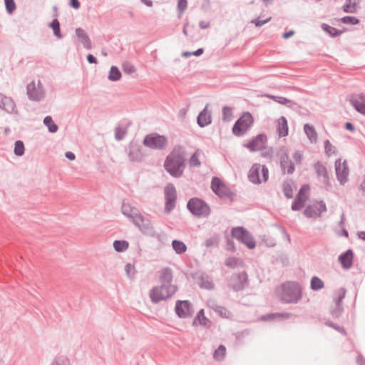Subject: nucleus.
<instances>
[{
    "label": "nucleus",
    "mask_w": 365,
    "mask_h": 365,
    "mask_svg": "<svg viewBox=\"0 0 365 365\" xmlns=\"http://www.w3.org/2000/svg\"><path fill=\"white\" fill-rule=\"evenodd\" d=\"M71 7L78 9L80 7V2L78 0H70Z\"/></svg>",
    "instance_id": "obj_55"
},
{
    "label": "nucleus",
    "mask_w": 365,
    "mask_h": 365,
    "mask_svg": "<svg viewBox=\"0 0 365 365\" xmlns=\"http://www.w3.org/2000/svg\"><path fill=\"white\" fill-rule=\"evenodd\" d=\"M125 271L129 277H133L135 274V266L134 264H128L125 266Z\"/></svg>",
    "instance_id": "obj_46"
},
{
    "label": "nucleus",
    "mask_w": 365,
    "mask_h": 365,
    "mask_svg": "<svg viewBox=\"0 0 365 365\" xmlns=\"http://www.w3.org/2000/svg\"><path fill=\"white\" fill-rule=\"evenodd\" d=\"M232 235L235 238L245 244L250 249H252L255 247V242L250 234L243 228L236 227L232 229Z\"/></svg>",
    "instance_id": "obj_9"
},
{
    "label": "nucleus",
    "mask_w": 365,
    "mask_h": 365,
    "mask_svg": "<svg viewBox=\"0 0 365 365\" xmlns=\"http://www.w3.org/2000/svg\"><path fill=\"white\" fill-rule=\"evenodd\" d=\"M123 71L126 73H132L135 71V68L133 66L130 64H124L123 65Z\"/></svg>",
    "instance_id": "obj_50"
},
{
    "label": "nucleus",
    "mask_w": 365,
    "mask_h": 365,
    "mask_svg": "<svg viewBox=\"0 0 365 365\" xmlns=\"http://www.w3.org/2000/svg\"><path fill=\"white\" fill-rule=\"evenodd\" d=\"M121 73L118 68L112 66L110 71L108 78L110 81H118L120 78Z\"/></svg>",
    "instance_id": "obj_38"
},
{
    "label": "nucleus",
    "mask_w": 365,
    "mask_h": 365,
    "mask_svg": "<svg viewBox=\"0 0 365 365\" xmlns=\"http://www.w3.org/2000/svg\"><path fill=\"white\" fill-rule=\"evenodd\" d=\"M52 365H68V361L66 359H58Z\"/></svg>",
    "instance_id": "obj_52"
},
{
    "label": "nucleus",
    "mask_w": 365,
    "mask_h": 365,
    "mask_svg": "<svg viewBox=\"0 0 365 365\" xmlns=\"http://www.w3.org/2000/svg\"><path fill=\"white\" fill-rule=\"evenodd\" d=\"M178 10L179 11L178 16L180 18L183 12L187 9V0H178Z\"/></svg>",
    "instance_id": "obj_41"
},
{
    "label": "nucleus",
    "mask_w": 365,
    "mask_h": 365,
    "mask_svg": "<svg viewBox=\"0 0 365 365\" xmlns=\"http://www.w3.org/2000/svg\"><path fill=\"white\" fill-rule=\"evenodd\" d=\"M278 157L283 171L292 174L294 171L295 167L302 163L303 153L296 150L289 155L284 149H282L278 153Z\"/></svg>",
    "instance_id": "obj_3"
},
{
    "label": "nucleus",
    "mask_w": 365,
    "mask_h": 365,
    "mask_svg": "<svg viewBox=\"0 0 365 365\" xmlns=\"http://www.w3.org/2000/svg\"><path fill=\"white\" fill-rule=\"evenodd\" d=\"M200 26L202 29H207L210 26V23L207 21H201L200 22Z\"/></svg>",
    "instance_id": "obj_57"
},
{
    "label": "nucleus",
    "mask_w": 365,
    "mask_h": 365,
    "mask_svg": "<svg viewBox=\"0 0 365 365\" xmlns=\"http://www.w3.org/2000/svg\"><path fill=\"white\" fill-rule=\"evenodd\" d=\"M341 21L344 24H357L359 20L354 16H345L341 19Z\"/></svg>",
    "instance_id": "obj_45"
},
{
    "label": "nucleus",
    "mask_w": 365,
    "mask_h": 365,
    "mask_svg": "<svg viewBox=\"0 0 365 365\" xmlns=\"http://www.w3.org/2000/svg\"><path fill=\"white\" fill-rule=\"evenodd\" d=\"M304 130L311 143H315L317 142V133L313 126L309 124H305Z\"/></svg>",
    "instance_id": "obj_27"
},
{
    "label": "nucleus",
    "mask_w": 365,
    "mask_h": 365,
    "mask_svg": "<svg viewBox=\"0 0 365 365\" xmlns=\"http://www.w3.org/2000/svg\"><path fill=\"white\" fill-rule=\"evenodd\" d=\"M135 222L141 230L145 233H148L151 229L150 221L143 218L141 216H136Z\"/></svg>",
    "instance_id": "obj_29"
},
{
    "label": "nucleus",
    "mask_w": 365,
    "mask_h": 365,
    "mask_svg": "<svg viewBox=\"0 0 365 365\" xmlns=\"http://www.w3.org/2000/svg\"><path fill=\"white\" fill-rule=\"evenodd\" d=\"M212 189L220 197H228L231 196L232 192L226 185L219 178H214L212 180Z\"/></svg>",
    "instance_id": "obj_10"
},
{
    "label": "nucleus",
    "mask_w": 365,
    "mask_h": 365,
    "mask_svg": "<svg viewBox=\"0 0 365 365\" xmlns=\"http://www.w3.org/2000/svg\"><path fill=\"white\" fill-rule=\"evenodd\" d=\"M339 260L344 268H349L352 264L353 252L351 250H347L344 254L339 257Z\"/></svg>",
    "instance_id": "obj_22"
},
{
    "label": "nucleus",
    "mask_w": 365,
    "mask_h": 365,
    "mask_svg": "<svg viewBox=\"0 0 365 365\" xmlns=\"http://www.w3.org/2000/svg\"><path fill=\"white\" fill-rule=\"evenodd\" d=\"M359 237L361 239H362V240H365V232H359Z\"/></svg>",
    "instance_id": "obj_64"
},
{
    "label": "nucleus",
    "mask_w": 365,
    "mask_h": 365,
    "mask_svg": "<svg viewBox=\"0 0 365 365\" xmlns=\"http://www.w3.org/2000/svg\"><path fill=\"white\" fill-rule=\"evenodd\" d=\"M335 169L339 180L341 182L346 181L349 175V169L346 162H341V160H338L335 163Z\"/></svg>",
    "instance_id": "obj_17"
},
{
    "label": "nucleus",
    "mask_w": 365,
    "mask_h": 365,
    "mask_svg": "<svg viewBox=\"0 0 365 365\" xmlns=\"http://www.w3.org/2000/svg\"><path fill=\"white\" fill-rule=\"evenodd\" d=\"M232 115V109L227 107L223 108V117L225 120H229Z\"/></svg>",
    "instance_id": "obj_47"
},
{
    "label": "nucleus",
    "mask_w": 365,
    "mask_h": 365,
    "mask_svg": "<svg viewBox=\"0 0 365 365\" xmlns=\"http://www.w3.org/2000/svg\"><path fill=\"white\" fill-rule=\"evenodd\" d=\"M129 244L125 240H115L113 242V247L118 252H124L128 248Z\"/></svg>",
    "instance_id": "obj_33"
},
{
    "label": "nucleus",
    "mask_w": 365,
    "mask_h": 365,
    "mask_svg": "<svg viewBox=\"0 0 365 365\" xmlns=\"http://www.w3.org/2000/svg\"><path fill=\"white\" fill-rule=\"evenodd\" d=\"M276 131L279 138L285 137L289 133V127L287 120L285 117L282 116L275 121Z\"/></svg>",
    "instance_id": "obj_18"
},
{
    "label": "nucleus",
    "mask_w": 365,
    "mask_h": 365,
    "mask_svg": "<svg viewBox=\"0 0 365 365\" xmlns=\"http://www.w3.org/2000/svg\"><path fill=\"white\" fill-rule=\"evenodd\" d=\"M203 53V49L202 48H199L197 49L195 52H194L193 53H189V52H184L183 53V56L185 57H189L192 54H194L195 56H200L201 55L202 53Z\"/></svg>",
    "instance_id": "obj_54"
},
{
    "label": "nucleus",
    "mask_w": 365,
    "mask_h": 365,
    "mask_svg": "<svg viewBox=\"0 0 365 365\" xmlns=\"http://www.w3.org/2000/svg\"><path fill=\"white\" fill-rule=\"evenodd\" d=\"M326 211V206L322 201L313 202L304 210V214L309 217H317Z\"/></svg>",
    "instance_id": "obj_11"
},
{
    "label": "nucleus",
    "mask_w": 365,
    "mask_h": 365,
    "mask_svg": "<svg viewBox=\"0 0 365 365\" xmlns=\"http://www.w3.org/2000/svg\"><path fill=\"white\" fill-rule=\"evenodd\" d=\"M337 294L339 297V302H340L345 296V290L344 289H340L337 291Z\"/></svg>",
    "instance_id": "obj_56"
},
{
    "label": "nucleus",
    "mask_w": 365,
    "mask_h": 365,
    "mask_svg": "<svg viewBox=\"0 0 365 365\" xmlns=\"http://www.w3.org/2000/svg\"><path fill=\"white\" fill-rule=\"evenodd\" d=\"M309 190V187L308 185H303L300 188L297 198L292 206V209L293 210H299L303 207L305 202L307 200Z\"/></svg>",
    "instance_id": "obj_14"
},
{
    "label": "nucleus",
    "mask_w": 365,
    "mask_h": 365,
    "mask_svg": "<svg viewBox=\"0 0 365 365\" xmlns=\"http://www.w3.org/2000/svg\"><path fill=\"white\" fill-rule=\"evenodd\" d=\"M297 187L292 180H286L282 184V190L287 198H292L296 192Z\"/></svg>",
    "instance_id": "obj_21"
},
{
    "label": "nucleus",
    "mask_w": 365,
    "mask_h": 365,
    "mask_svg": "<svg viewBox=\"0 0 365 365\" xmlns=\"http://www.w3.org/2000/svg\"><path fill=\"white\" fill-rule=\"evenodd\" d=\"M188 23H186L183 27V34L185 35V36H187V28L188 26Z\"/></svg>",
    "instance_id": "obj_63"
},
{
    "label": "nucleus",
    "mask_w": 365,
    "mask_h": 365,
    "mask_svg": "<svg viewBox=\"0 0 365 365\" xmlns=\"http://www.w3.org/2000/svg\"><path fill=\"white\" fill-rule=\"evenodd\" d=\"M187 208L195 216L207 217L210 212L209 206L198 198H192L187 203Z\"/></svg>",
    "instance_id": "obj_6"
},
{
    "label": "nucleus",
    "mask_w": 365,
    "mask_h": 365,
    "mask_svg": "<svg viewBox=\"0 0 365 365\" xmlns=\"http://www.w3.org/2000/svg\"><path fill=\"white\" fill-rule=\"evenodd\" d=\"M324 287V282L319 278L314 277L311 280V288L314 290L322 289Z\"/></svg>",
    "instance_id": "obj_39"
},
{
    "label": "nucleus",
    "mask_w": 365,
    "mask_h": 365,
    "mask_svg": "<svg viewBox=\"0 0 365 365\" xmlns=\"http://www.w3.org/2000/svg\"><path fill=\"white\" fill-rule=\"evenodd\" d=\"M198 285L203 289H212L214 288V283L207 276H201L197 279Z\"/></svg>",
    "instance_id": "obj_30"
},
{
    "label": "nucleus",
    "mask_w": 365,
    "mask_h": 365,
    "mask_svg": "<svg viewBox=\"0 0 365 365\" xmlns=\"http://www.w3.org/2000/svg\"><path fill=\"white\" fill-rule=\"evenodd\" d=\"M87 60L90 63H96L97 62L96 58L91 54L87 56Z\"/></svg>",
    "instance_id": "obj_58"
},
{
    "label": "nucleus",
    "mask_w": 365,
    "mask_h": 365,
    "mask_svg": "<svg viewBox=\"0 0 365 365\" xmlns=\"http://www.w3.org/2000/svg\"><path fill=\"white\" fill-rule=\"evenodd\" d=\"M203 155L202 153L197 150L190 157L189 163L192 167H197L200 165V158Z\"/></svg>",
    "instance_id": "obj_32"
},
{
    "label": "nucleus",
    "mask_w": 365,
    "mask_h": 365,
    "mask_svg": "<svg viewBox=\"0 0 365 365\" xmlns=\"http://www.w3.org/2000/svg\"><path fill=\"white\" fill-rule=\"evenodd\" d=\"M226 354V348L223 345L219 346V347L215 351L213 354V357L215 360L221 361L222 360Z\"/></svg>",
    "instance_id": "obj_35"
},
{
    "label": "nucleus",
    "mask_w": 365,
    "mask_h": 365,
    "mask_svg": "<svg viewBox=\"0 0 365 365\" xmlns=\"http://www.w3.org/2000/svg\"><path fill=\"white\" fill-rule=\"evenodd\" d=\"M360 0H346L344 5V11L355 13L357 10Z\"/></svg>",
    "instance_id": "obj_28"
},
{
    "label": "nucleus",
    "mask_w": 365,
    "mask_h": 365,
    "mask_svg": "<svg viewBox=\"0 0 365 365\" xmlns=\"http://www.w3.org/2000/svg\"><path fill=\"white\" fill-rule=\"evenodd\" d=\"M267 142V136L263 134L257 135L255 138L247 142L246 147L250 151H257L262 150Z\"/></svg>",
    "instance_id": "obj_13"
},
{
    "label": "nucleus",
    "mask_w": 365,
    "mask_h": 365,
    "mask_svg": "<svg viewBox=\"0 0 365 365\" xmlns=\"http://www.w3.org/2000/svg\"><path fill=\"white\" fill-rule=\"evenodd\" d=\"M172 246L175 252L179 255L185 253L187 250V246L183 242L180 240H173L172 242Z\"/></svg>",
    "instance_id": "obj_31"
},
{
    "label": "nucleus",
    "mask_w": 365,
    "mask_h": 365,
    "mask_svg": "<svg viewBox=\"0 0 365 365\" xmlns=\"http://www.w3.org/2000/svg\"><path fill=\"white\" fill-rule=\"evenodd\" d=\"M269 97L281 104H287L289 102V100H287V98H285L284 97H277V96H269Z\"/></svg>",
    "instance_id": "obj_48"
},
{
    "label": "nucleus",
    "mask_w": 365,
    "mask_h": 365,
    "mask_svg": "<svg viewBox=\"0 0 365 365\" xmlns=\"http://www.w3.org/2000/svg\"><path fill=\"white\" fill-rule=\"evenodd\" d=\"M7 11L11 14L16 9V4L14 0H4Z\"/></svg>",
    "instance_id": "obj_44"
},
{
    "label": "nucleus",
    "mask_w": 365,
    "mask_h": 365,
    "mask_svg": "<svg viewBox=\"0 0 365 365\" xmlns=\"http://www.w3.org/2000/svg\"><path fill=\"white\" fill-rule=\"evenodd\" d=\"M316 172L325 184H329L328 173L326 167L321 163H317L314 165Z\"/></svg>",
    "instance_id": "obj_23"
},
{
    "label": "nucleus",
    "mask_w": 365,
    "mask_h": 365,
    "mask_svg": "<svg viewBox=\"0 0 365 365\" xmlns=\"http://www.w3.org/2000/svg\"><path fill=\"white\" fill-rule=\"evenodd\" d=\"M293 34H294V31H290L289 32L284 33L283 34V38L287 39V38H289L290 36H292Z\"/></svg>",
    "instance_id": "obj_61"
},
{
    "label": "nucleus",
    "mask_w": 365,
    "mask_h": 365,
    "mask_svg": "<svg viewBox=\"0 0 365 365\" xmlns=\"http://www.w3.org/2000/svg\"><path fill=\"white\" fill-rule=\"evenodd\" d=\"M27 93L33 100H38L43 96V91L39 80L37 81H32L29 83Z\"/></svg>",
    "instance_id": "obj_12"
},
{
    "label": "nucleus",
    "mask_w": 365,
    "mask_h": 365,
    "mask_svg": "<svg viewBox=\"0 0 365 365\" xmlns=\"http://www.w3.org/2000/svg\"><path fill=\"white\" fill-rule=\"evenodd\" d=\"M158 286L153 287L149 296L153 303L165 301L173 296L178 291V286L173 283V272L169 267H164L157 273Z\"/></svg>",
    "instance_id": "obj_1"
},
{
    "label": "nucleus",
    "mask_w": 365,
    "mask_h": 365,
    "mask_svg": "<svg viewBox=\"0 0 365 365\" xmlns=\"http://www.w3.org/2000/svg\"><path fill=\"white\" fill-rule=\"evenodd\" d=\"M345 128L347 130H351V131H353L354 130V128L353 125L351 123H346L345 124Z\"/></svg>",
    "instance_id": "obj_60"
},
{
    "label": "nucleus",
    "mask_w": 365,
    "mask_h": 365,
    "mask_svg": "<svg viewBox=\"0 0 365 365\" xmlns=\"http://www.w3.org/2000/svg\"><path fill=\"white\" fill-rule=\"evenodd\" d=\"M226 265L229 267H235L237 264V260L235 258H229L226 260Z\"/></svg>",
    "instance_id": "obj_53"
},
{
    "label": "nucleus",
    "mask_w": 365,
    "mask_h": 365,
    "mask_svg": "<svg viewBox=\"0 0 365 365\" xmlns=\"http://www.w3.org/2000/svg\"><path fill=\"white\" fill-rule=\"evenodd\" d=\"M0 108L7 110H13L14 108V104L13 101L2 94H0Z\"/></svg>",
    "instance_id": "obj_26"
},
{
    "label": "nucleus",
    "mask_w": 365,
    "mask_h": 365,
    "mask_svg": "<svg viewBox=\"0 0 365 365\" xmlns=\"http://www.w3.org/2000/svg\"><path fill=\"white\" fill-rule=\"evenodd\" d=\"M185 155L182 148L177 146L167 156L164 168L172 176L178 178L182 175L185 168Z\"/></svg>",
    "instance_id": "obj_2"
},
{
    "label": "nucleus",
    "mask_w": 365,
    "mask_h": 365,
    "mask_svg": "<svg viewBox=\"0 0 365 365\" xmlns=\"http://www.w3.org/2000/svg\"><path fill=\"white\" fill-rule=\"evenodd\" d=\"M165 195L166 199V210L170 211L175 206L176 199V190L173 185L168 184L165 187Z\"/></svg>",
    "instance_id": "obj_15"
},
{
    "label": "nucleus",
    "mask_w": 365,
    "mask_h": 365,
    "mask_svg": "<svg viewBox=\"0 0 365 365\" xmlns=\"http://www.w3.org/2000/svg\"><path fill=\"white\" fill-rule=\"evenodd\" d=\"M354 108L361 114L365 115V96L359 94L353 96L350 101Z\"/></svg>",
    "instance_id": "obj_19"
},
{
    "label": "nucleus",
    "mask_w": 365,
    "mask_h": 365,
    "mask_svg": "<svg viewBox=\"0 0 365 365\" xmlns=\"http://www.w3.org/2000/svg\"><path fill=\"white\" fill-rule=\"evenodd\" d=\"M76 36L79 40V41H81V43L83 44V46L88 48V49H90L91 48V42L88 38V36H87V34L85 33V31L81 29V28H78L76 30Z\"/></svg>",
    "instance_id": "obj_24"
},
{
    "label": "nucleus",
    "mask_w": 365,
    "mask_h": 365,
    "mask_svg": "<svg viewBox=\"0 0 365 365\" xmlns=\"http://www.w3.org/2000/svg\"><path fill=\"white\" fill-rule=\"evenodd\" d=\"M143 143L152 149H163L167 145L168 141L165 136L150 134L145 138Z\"/></svg>",
    "instance_id": "obj_8"
},
{
    "label": "nucleus",
    "mask_w": 365,
    "mask_h": 365,
    "mask_svg": "<svg viewBox=\"0 0 365 365\" xmlns=\"http://www.w3.org/2000/svg\"><path fill=\"white\" fill-rule=\"evenodd\" d=\"M213 309L222 318L229 319L232 317L231 312L225 307L216 306Z\"/></svg>",
    "instance_id": "obj_34"
},
{
    "label": "nucleus",
    "mask_w": 365,
    "mask_h": 365,
    "mask_svg": "<svg viewBox=\"0 0 365 365\" xmlns=\"http://www.w3.org/2000/svg\"><path fill=\"white\" fill-rule=\"evenodd\" d=\"M324 150L328 156L335 155L336 153V148L328 140L324 141Z\"/></svg>",
    "instance_id": "obj_37"
},
{
    "label": "nucleus",
    "mask_w": 365,
    "mask_h": 365,
    "mask_svg": "<svg viewBox=\"0 0 365 365\" xmlns=\"http://www.w3.org/2000/svg\"><path fill=\"white\" fill-rule=\"evenodd\" d=\"M197 123L200 126L204 127L211 123V115L205 108L198 115Z\"/></svg>",
    "instance_id": "obj_25"
},
{
    "label": "nucleus",
    "mask_w": 365,
    "mask_h": 365,
    "mask_svg": "<svg viewBox=\"0 0 365 365\" xmlns=\"http://www.w3.org/2000/svg\"><path fill=\"white\" fill-rule=\"evenodd\" d=\"M44 124L48 128L50 132L55 133L58 130L57 125L53 123L51 117L47 116L44 118Z\"/></svg>",
    "instance_id": "obj_36"
},
{
    "label": "nucleus",
    "mask_w": 365,
    "mask_h": 365,
    "mask_svg": "<svg viewBox=\"0 0 365 365\" xmlns=\"http://www.w3.org/2000/svg\"><path fill=\"white\" fill-rule=\"evenodd\" d=\"M175 312L179 317L186 318L191 315L192 309L188 301H178L175 304Z\"/></svg>",
    "instance_id": "obj_16"
},
{
    "label": "nucleus",
    "mask_w": 365,
    "mask_h": 365,
    "mask_svg": "<svg viewBox=\"0 0 365 365\" xmlns=\"http://www.w3.org/2000/svg\"><path fill=\"white\" fill-rule=\"evenodd\" d=\"M323 29L327 31L331 36H336L341 34V31H338L336 29L331 27L329 25L324 24L322 26Z\"/></svg>",
    "instance_id": "obj_40"
},
{
    "label": "nucleus",
    "mask_w": 365,
    "mask_h": 365,
    "mask_svg": "<svg viewBox=\"0 0 365 365\" xmlns=\"http://www.w3.org/2000/svg\"><path fill=\"white\" fill-rule=\"evenodd\" d=\"M130 208V207L129 204L124 203L122 206L123 213L128 216H132V214L130 213V212H129Z\"/></svg>",
    "instance_id": "obj_51"
},
{
    "label": "nucleus",
    "mask_w": 365,
    "mask_h": 365,
    "mask_svg": "<svg viewBox=\"0 0 365 365\" xmlns=\"http://www.w3.org/2000/svg\"><path fill=\"white\" fill-rule=\"evenodd\" d=\"M66 157L70 160H73L76 158L75 155L69 151L66 153Z\"/></svg>",
    "instance_id": "obj_59"
},
{
    "label": "nucleus",
    "mask_w": 365,
    "mask_h": 365,
    "mask_svg": "<svg viewBox=\"0 0 365 365\" xmlns=\"http://www.w3.org/2000/svg\"><path fill=\"white\" fill-rule=\"evenodd\" d=\"M269 172L267 168L260 164H255L252 166L249 173V178L254 183L266 182L268 179Z\"/></svg>",
    "instance_id": "obj_7"
},
{
    "label": "nucleus",
    "mask_w": 365,
    "mask_h": 365,
    "mask_svg": "<svg viewBox=\"0 0 365 365\" xmlns=\"http://www.w3.org/2000/svg\"><path fill=\"white\" fill-rule=\"evenodd\" d=\"M24 153V145L23 142L18 140L15 143L14 153L16 155L21 156Z\"/></svg>",
    "instance_id": "obj_42"
},
{
    "label": "nucleus",
    "mask_w": 365,
    "mask_h": 365,
    "mask_svg": "<svg viewBox=\"0 0 365 365\" xmlns=\"http://www.w3.org/2000/svg\"><path fill=\"white\" fill-rule=\"evenodd\" d=\"M148 6H152V1L150 0H141Z\"/></svg>",
    "instance_id": "obj_62"
},
{
    "label": "nucleus",
    "mask_w": 365,
    "mask_h": 365,
    "mask_svg": "<svg viewBox=\"0 0 365 365\" xmlns=\"http://www.w3.org/2000/svg\"><path fill=\"white\" fill-rule=\"evenodd\" d=\"M282 299L286 302H297L301 297V289L297 283L287 282L282 285Z\"/></svg>",
    "instance_id": "obj_4"
},
{
    "label": "nucleus",
    "mask_w": 365,
    "mask_h": 365,
    "mask_svg": "<svg viewBox=\"0 0 365 365\" xmlns=\"http://www.w3.org/2000/svg\"><path fill=\"white\" fill-rule=\"evenodd\" d=\"M254 118L249 112L244 113L232 128L233 133L240 136L243 135L252 125Z\"/></svg>",
    "instance_id": "obj_5"
},
{
    "label": "nucleus",
    "mask_w": 365,
    "mask_h": 365,
    "mask_svg": "<svg viewBox=\"0 0 365 365\" xmlns=\"http://www.w3.org/2000/svg\"><path fill=\"white\" fill-rule=\"evenodd\" d=\"M51 27L53 29V32L55 34V35L58 37V38H61V34H60V24H59V22L57 19H54L51 24Z\"/></svg>",
    "instance_id": "obj_43"
},
{
    "label": "nucleus",
    "mask_w": 365,
    "mask_h": 365,
    "mask_svg": "<svg viewBox=\"0 0 365 365\" xmlns=\"http://www.w3.org/2000/svg\"><path fill=\"white\" fill-rule=\"evenodd\" d=\"M269 20H270V18H268L264 21H260L258 19H256L252 20L251 23L254 24L256 26H261L264 25V24L269 22Z\"/></svg>",
    "instance_id": "obj_49"
},
{
    "label": "nucleus",
    "mask_w": 365,
    "mask_h": 365,
    "mask_svg": "<svg viewBox=\"0 0 365 365\" xmlns=\"http://www.w3.org/2000/svg\"><path fill=\"white\" fill-rule=\"evenodd\" d=\"M210 324L211 322L205 317L204 309L200 310L193 321V325L209 327Z\"/></svg>",
    "instance_id": "obj_20"
}]
</instances>
